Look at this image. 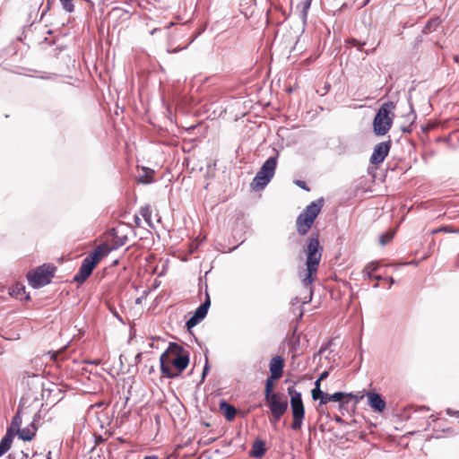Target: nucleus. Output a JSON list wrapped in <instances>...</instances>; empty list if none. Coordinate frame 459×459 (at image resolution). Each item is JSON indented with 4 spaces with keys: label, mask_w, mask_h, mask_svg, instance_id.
Segmentation results:
<instances>
[{
    "label": "nucleus",
    "mask_w": 459,
    "mask_h": 459,
    "mask_svg": "<svg viewBox=\"0 0 459 459\" xmlns=\"http://www.w3.org/2000/svg\"><path fill=\"white\" fill-rule=\"evenodd\" d=\"M160 370L168 378L178 377L189 364V352L177 342H169L160 358Z\"/></svg>",
    "instance_id": "nucleus-1"
},
{
    "label": "nucleus",
    "mask_w": 459,
    "mask_h": 459,
    "mask_svg": "<svg viewBox=\"0 0 459 459\" xmlns=\"http://www.w3.org/2000/svg\"><path fill=\"white\" fill-rule=\"evenodd\" d=\"M305 253L307 255L305 263L307 273L302 279V283L304 285V288L308 292V299L304 300L303 303H308L312 299V284L316 280V273L323 254V247L320 245L318 233L311 234L309 236V238L307 240Z\"/></svg>",
    "instance_id": "nucleus-2"
},
{
    "label": "nucleus",
    "mask_w": 459,
    "mask_h": 459,
    "mask_svg": "<svg viewBox=\"0 0 459 459\" xmlns=\"http://www.w3.org/2000/svg\"><path fill=\"white\" fill-rule=\"evenodd\" d=\"M323 205L324 198H318L317 200L310 203L297 217V231L300 236H305L312 228L313 223L320 213Z\"/></svg>",
    "instance_id": "nucleus-3"
},
{
    "label": "nucleus",
    "mask_w": 459,
    "mask_h": 459,
    "mask_svg": "<svg viewBox=\"0 0 459 459\" xmlns=\"http://www.w3.org/2000/svg\"><path fill=\"white\" fill-rule=\"evenodd\" d=\"M394 104L392 101L385 102L380 106L373 119V132L377 136L385 135L391 129L394 115L392 109Z\"/></svg>",
    "instance_id": "nucleus-4"
},
{
    "label": "nucleus",
    "mask_w": 459,
    "mask_h": 459,
    "mask_svg": "<svg viewBox=\"0 0 459 459\" xmlns=\"http://www.w3.org/2000/svg\"><path fill=\"white\" fill-rule=\"evenodd\" d=\"M279 153L269 157L261 166L250 186L255 191L264 189L272 180L275 174L278 164Z\"/></svg>",
    "instance_id": "nucleus-5"
},
{
    "label": "nucleus",
    "mask_w": 459,
    "mask_h": 459,
    "mask_svg": "<svg viewBox=\"0 0 459 459\" xmlns=\"http://www.w3.org/2000/svg\"><path fill=\"white\" fill-rule=\"evenodd\" d=\"M287 390L290 398V404L292 413L291 429L293 430H299L301 429L303 420L305 418V407L302 401V395L300 392L294 388V386H289Z\"/></svg>",
    "instance_id": "nucleus-6"
},
{
    "label": "nucleus",
    "mask_w": 459,
    "mask_h": 459,
    "mask_svg": "<svg viewBox=\"0 0 459 459\" xmlns=\"http://www.w3.org/2000/svg\"><path fill=\"white\" fill-rule=\"evenodd\" d=\"M56 267L50 264L38 266L31 273H29L27 279L29 284L34 289H39L51 282L54 277Z\"/></svg>",
    "instance_id": "nucleus-7"
},
{
    "label": "nucleus",
    "mask_w": 459,
    "mask_h": 459,
    "mask_svg": "<svg viewBox=\"0 0 459 459\" xmlns=\"http://www.w3.org/2000/svg\"><path fill=\"white\" fill-rule=\"evenodd\" d=\"M264 401L274 421L280 420L289 407L287 397L281 393L273 395V397L265 398Z\"/></svg>",
    "instance_id": "nucleus-8"
},
{
    "label": "nucleus",
    "mask_w": 459,
    "mask_h": 459,
    "mask_svg": "<svg viewBox=\"0 0 459 459\" xmlns=\"http://www.w3.org/2000/svg\"><path fill=\"white\" fill-rule=\"evenodd\" d=\"M97 264L98 259L96 258V254L86 255L82 261L78 272L74 276V281L78 283L84 282L91 276Z\"/></svg>",
    "instance_id": "nucleus-9"
},
{
    "label": "nucleus",
    "mask_w": 459,
    "mask_h": 459,
    "mask_svg": "<svg viewBox=\"0 0 459 459\" xmlns=\"http://www.w3.org/2000/svg\"><path fill=\"white\" fill-rule=\"evenodd\" d=\"M210 306L211 299L209 295L206 293L204 301L194 311L192 316H190L186 322V327L190 330L204 320L208 313Z\"/></svg>",
    "instance_id": "nucleus-10"
},
{
    "label": "nucleus",
    "mask_w": 459,
    "mask_h": 459,
    "mask_svg": "<svg viewBox=\"0 0 459 459\" xmlns=\"http://www.w3.org/2000/svg\"><path fill=\"white\" fill-rule=\"evenodd\" d=\"M392 146V141H385L377 143L370 156L369 162L373 165L381 164L388 155Z\"/></svg>",
    "instance_id": "nucleus-11"
},
{
    "label": "nucleus",
    "mask_w": 459,
    "mask_h": 459,
    "mask_svg": "<svg viewBox=\"0 0 459 459\" xmlns=\"http://www.w3.org/2000/svg\"><path fill=\"white\" fill-rule=\"evenodd\" d=\"M43 377L39 374L26 373L22 378V385H25L30 392L39 393L43 388Z\"/></svg>",
    "instance_id": "nucleus-12"
},
{
    "label": "nucleus",
    "mask_w": 459,
    "mask_h": 459,
    "mask_svg": "<svg viewBox=\"0 0 459 459\" xmlns=\"http://www.w3.org/2000/svg\"><path fill=\"white\" fill-rule=\"evenodd\" d=\"M368 404L376 412H382L385 409V401L383 397L374 392L368 393Z\"/></svg>",
    "instance_id": "nucleus-13"
},
{
    "label": "nucleus",
    "mask_w": 459,
    "mask_h": 459,
    "mask_svg": "<svg viewBox=\"0 0 459 459\" xmlns=\"http://www.w3.org/2000/svg\"><path fill=\"white\" fill-rule=\"evenodd\" d=\"M284 359L281 356L272 358L269 364L270 376L273 378H281L283 373Z\"/></svg>",
    "instance_id": "nucleus-14"
},
{
    "label": "nucleus",
    "mask_w": 459,
    "mask_h": 459,
    "mask_svg": "<svg viewBox=\"0 0 459 459\" xmlns=\"http://www.w3.org/2000/svg\"><path fill=\"white\" fill-rule=\"evenodd\" d=\"M25 403V398L22 397L18 405L17 411L15 415L13 417L11 420L10 426L7 428V430H13V433L16 435V433L21 429L22 425V410Z\"/></svg>",
    "instance_id": "nucleus-15"
},
{
    "label": "nucleus",
    "mask_w": 459,
    "mask_h": 459,
    "mask_svg": "<svg viewBox=\"0 0 459 459\" xmlns=\"http://www.w3.org/2000/svg\"><path fill=\"white\" fill-rule=\"evenodd\" d=\"M379 266L380 264L378 262L368 263L362 271L363 279H374L376 281H381L384 279V277L381 275H375V273L378 271Z\"/></svg>",
    "instance_id": "nucleus-16"
},
{
    "label": "nucleus",
    "mask_w": 459,
    "mask_h": 459,
    "mask_svg": "<svg viewBox=\"0 0 459 459\" xmlns=\"http://www.w3.org/2000/svg\"><path fill=\"white\" fill-rule=\"evenodd\" d=\"M220 411L223 414L225 419L229 421L234 420L237 414V409L226 400H221L219 403Z\"/></svg>",
    "instance_id": "nucleus-17"
},
{
    "label": "nucleus",
    "mask_w": 459,
    "mask_h": 459,
    "mask_svg": "<svg viewBox=\"0 0 459 459\" xmlns=\"http://www.w3.org/2000/svg\"><path fill=\"white\" fill-rule=\"evenodd\" d=\"M266 452L265 442L262 439H256L249 451V455L254 458H261Z\"/></svg>",
    "instance_id": "nucleus-18"
},
{
    "label": "nucleus",
    "mask_w": 459,
    "mask_h": 459,
    "mask_svg": "<svg viewBox=\"0 0 459 459\" xmlns=\"http://www.w3.org/2000/svg\"><path fill=\"white\" fill-rule=\"evenodd\" d=\"M15 434L13 433V430H6L5 435L2 437L0 441V455H4L11 448L13 440L14 438Z\"/></svg>",
    "instance_id": "nucleus-19"
},
{
    "label": "nucleus",
    "mask_w": 459,
    "mask_h": 459,
    "mask_svg": "<svg viewBox=\"0 0 459 459\" xmlns=\"http://www.w3.org/2000/svg\"><path fill=\"white\" fill-rule=\"evenodd\" d=\"M38 428L30 429L29 427L21 429L16 435L23 441H30L34 438Z\"/></svg>",
    "instance_id": "nucleus-20"
},
{
    "label": "nucleus",
    "mask_w": 459,
    "mask_h": 459,
    "mask_svg": "<svg viewBox=\"0 0 459 459\" xmlns=\"http://www.w3.org/2000/svg\"><path fill=\"white\" fill-rule=\"evenodd\" d=\"M111 251L112 248L109 247L108 244H101L99 245L96 248H94V250L91 252L89 255L96 254V258L98 259L99 263L102 257L107 256Z\"/></svg>",
    "instance_id": "nucleus-21"
},
{
    "label": "nucleus",
    "mask_w": 459,
    "mask_h": 459,
    "mask_svg": "<svg viewBox=\"0 0 459 459\" xmlns=\"http://www.w3.org/2000/svg\"><path fill=\"white\" fill-rule=\"evenodd\" d=\"M280 378H273V376H269L265 379V384H264V399L265 398H269V397H273V395L278 394V393H275L273 391V387H274L273 383H274V381H277Z\"/></svg>",
    "instance_id": "nucleus-22"
},
{
    "label": "nucleus",
    "mask_w": 459,
    "mask_h": 459,
    "mask_svg": "<svg viewBox=\"0 0 459 459\" xmlns=\"http://www.w3.org/2000/svg\"><path fill=\"white\" fill-rule=\"evenodd\" d=\"M140 214L144 219V221L148 224V226L151 228H153V224L152 221V211L150 209V206L145 205V206L141 207Z\"/></svg>",
    "instance_id": "nucleus-23"
},
{
    "label": "nucleus",
    "mask_w": 459,
    "mask_h": 459,
    "mask_svg": "<svg viewBox=\"0 0 459 459\" xmlns=\"http://www.w3.org/2000/svg\"><path fill=\"white\" fill-rule=\"evenodd\" d=\"M143 169L144 170V175L139 177L138 182L144 185L152 183V177L154 171L148 168H143Z\"/></svg>",
    "instance_id": "nucleus-24"
},
{
    "label": "nucleus",
    "mask_w": 459,
    "mask_h": 459,
    "mask_svg": "<svg viewBox=\"0 0 459 459\" xmlns=\"http://www.w3.org/2000/svg\"><path fill=\"white\" fill-rule=\"evenodd\" d=\"M345 396L351 399V398H354L355 394L352 393L335 392V393L330 394L329 398H330L331 402H338L340 403L341 400L343 399Z\"/></svg>",
    "instance_id": "nucleus-25"
},
{
    "label": "nucleus",
    "mask_w": 459,
    "mask_h": 459,
    "mask_svg": "<svg viewBox=\"0 0 459 459\" xmlns=\"http://www.w3.org/2000/svg\"><path fill=\"white\" fill-rule=\"evenodd\" d=\"M127 240V236H118L117 234L113 235V245L111 247L112 250H116L120 247L124 246Z\"/></svg>",
    "instance_id": "nucleus-26"
},
{
    "label": "nucleus",
    "mask_w": 459,
    "mask_h": 459,
    "mask_svg": "<svg viewBox=\"0 0 459 459\" xmlns=\"http://www.w3.org/2000/svg\"><path fill=\"white\" fill-rule=\"evenodd\" d=\"M439 23L438 18L429 20L422 29V34H428L436 30Z\"/></svg>",
    "instance_id": "nucleus-27"
},
{
    "label": "nucleus",
    "mask_w": 459,
    "mask_h": 459,
    "mask_svg": "<svg viewBox=\"0 0 459 459\" xmlns=\"http://www.w3.org/2000/svg\"><path fill=\"white\" fill-rule=\"evenodd\" d=\"M51 386L52 387H46L45 385L43 384V388H40L39 390V392L41 393L42 399L46 398L47 400H48L51 394L55 391L61 393V389H59L58 387L55 386L54 385H51Z\"/></svg>",
    "instance_id": "nucleus-28"
},
{
    "label": "nucleus",
    "mask_w": 459,
    "mask_h": 459,
    "mask_svg": "<svg viewBox=\"0 0 459 459\" xmlns=\"http://www.w3.org/2000/svg\"><path fill=\"white\" fill-rule=\"evenodd\" d=\"M311 1L312 0H305V1H303L300 4V5L297 6V8L301 7L300 16H301V18H302L304 22H306L307 12H308V10L310 8V5H311Z\"/></svg>",
    "instance_id": "nucleus-29"
},
{
    "label": "nucleus",
    "mask_w": 459,
    "mask_h": 459,
    "mask_svg": "<svg viewBox=\"0 0 459 459\" xmlns=\"http://www.w3.org/2000/svg\"><path fill=\"white\" fill-rule=\"evenodd\" d=\"M324 392L320 389V384L318 383V381H316L315 387L311 391L312 399L314 401H317L321 398Z\"/></svg>",
    "instance_id": "nucleus-30"
},
{
    "label": "nucleus",
    "mask_w": 459,
    "mask_h": 459,
    "mask_svg": "<svg viewBox=\"0 0 459 459\" xmlns=\"http://www.w3.org/2000/svg\"><path fill=\"white\" fill-rule=\"evenodd\" d=\"M362 398H363L362 395L359 396L357 394H355L354 398H351V399L345 396L343 399L341 400L340 403H342L345 406H349V404L351 403H352V407H355L358 404V403L359 402V400Z\"/></svg>",
    "instance_id": "nucleus-31"
},
{
    "label": "nucleus",
    "mask_w": 459,
    "mask_h": 459,
    "mask_svg": "<svg viewBox=\"0 0 459 459\" xmlns=\"http://www.w3.org/2000/svg\"><path fill=\"white\" fill-rule=\"evenodd\" d=\"M63 9L67 13H73L74 11V5L73 0H60Z\"/></svg>",
    "instance_id": "nucleus-32"
},
{
    "label": "nucleus",
    "mask_w": 459,
    "mask_h": 459,
    "mask_svg": "<svg viewBox=\"0 0 459 459\" xmlns=\"http://www.w3.org/2000/svg\"><path fill=\"white\" fill-rule=\"evenodd\" d=\"M393 234L391 233H385V234H382L379 238V242L381 245L385 246V244H387L392 238H393Z\"/></svg>",
    "instance_id": "nucleus-33"
},
{
    "label": "nucleus",
    "mask_w": 459,
    "mask_h": 459,
    "mask_svg": "<svg viewBox=\"0 0 459 459\" xmlns=\"http://www.w3.org/2000/svg\"><path fill=\"white\" fill-rule=\"evenodd\" d=\"M417 118V115L415 113V111L412 109V108L411 107V111L406 115V119L407 121L410 122L411 125H412L415 120Z\"/></svg>",
    "instance_id": "nucleus-34"
},
{
    "label": "nucleus",
    "mask_w": 459,
    "mask_h": 459,
    "mask_svg": "<svg viewBox=\"0 0 459 459\" xmlns=\"http://www.w3.org/2000/svg\"><path fill=\"white\" fill-rule=\"evenodd\" d=\"M210 370V365L207 357L205 358L204 366L202 372L201 382H203Z\"/></svg>",
    "instance_id": "nucleus-35"
},
{
    "label": "nucleus",
    "mask_w": 459,
    "mask_h": 459,
    "mask_svg": "<svg viewBox=\"0 0 459 459\" xmlns=\"http://www.w3.org/2000/svg\"><path fill=\"white\" fill-rule=\"evenodd\" d=\"M294 184L305 191H310V188L304 180L297 179L294 181Z\"/></svg>",
    "instance_id": "nucleus-36"
},
{
    "label": "nucleus",
    "mask_w": 459,
    "mask_h": 459,
    "mask_svg": "<svg viewBox=\"0 0 459 459\" xmlns=\"http://www.w3.org/2000/svg\"><path fill=\"white\" fill-rule=\"evenodd\" d=\"M329 397H330V394H327V393L324 392L323 395L319 399V405H325L327 403L331 402Z\"/></svg>",
    "instance_id": "nucleus-37"
},
{
    "label": "nucleus",
    "mask_w": 459,
    "mask_h": 459,
    "mask_svg": "<svg viewBox=\"0 0 459 459\" xmlns=\"http://www.w3.org/2000/svg\"><path fill=\"white\" fill-rule=\"evenodd\" d=\"M331 88V85L329 83H325L322 89V91H317V92L321 95V96H324L325 94H326L328 92V91L330 90Z\"/></svg>",
    "instance_id": "nucleus-38"
},
{
    "label": "nucleus",
    "mask_w": 459,
    "mask_h": 459,
    "mask_svg": "<svg viewBox=\"0 0 459 459\" xmlns=\"http://www.w3.org/2000/svg\"><path fill=\"white\" fill-rule=\"evenodd\" d=\"M54 2H55V0H47V4H46L45 9L42 12V15L46 14L51 9L52 4Z\"/></svg>",
    "instance_id": "nucleus-39"
},
{
    "label": "nucleus",
    "mask_w": 459,
    "mask_h": 459,
    "mask_svg": "<svg viewBox=\"0 0 459 459\" xmlns=\"http://www.w3.org/2000/svg\"><path fill=\"white\" fill-rule=\"evenodd\" d=\"M328 376H329V371L325 370V371H323V372L320 374L319 377H318L316 381H318V383L320 384V382H321L322 380L325 379Z\"/></svg>",
    "instance_id": "nucleus-40"
},
{
    "label": "nucleus",
    "mask_w": 459,
    "mask_h": 459,
    "mask_svg": "<svg viewBox=\"0 0 459 459\" xmlns=\"http://www.w3.org/2000/svg\"><path fill=\"white\" fill-rule=\"evenodd\" d=\"M401 130L405 134H410L412 131V125L409 124L408 126H403Z\"/></svg>",
    "instance_id": "nucleus-41"
},
{
    "label": "nucleus",
    "mask_w": 459,
    "mask_h": 459,
    "mask_svg": "<svg viewBox=\"0 0 459 459\" xmlns=\"http://www.w3.org/2000/svg\"><path fill=\"white\" fill-rule=\"evenodd\" d=\"M56 76V74H44V75H40L39 78L43 79V80H51V79H53Z\"/></svg>",
    "instance_id": "nucleus-42"
},
{
    "label": "nucleus",
    "mask_w": 459,
    "mask_h": 459,
    "mask_svg": "<svg viewBox=\"0 0 459 459\" xmlns=\"http://www.w3.org/2000/svg\"><path fill=\"white\" fill-rule=\"evenodd\" d=\"M383 280L389 282V288H391V286L395 282L394 279L392 276L385 277Z\"/></svg>",
    "instance_id": "nucleus-43"
},
{
    "label": "nucleus",
    "mask_w": 459,
    "mask_h": 459,
    "mask_svg": "<svg viewBox=\"0 0 459 459\" xmlns=\"http://www.w3.org/2000/svg\"><path fill=\"white\" fill-rule=\"evenodd\" d=\"M439 231L449 232V233L453 232V230H450L448 227H442L437 230H434L433 232L435 233V232H439Z\"/></svg>",
    "instance_id": "nucleus-44"
},
{
    "label": "nucleus",
    "mask_w": 459,
    "mask_h": 459,
    "mask_svg": "<svg viewBox=\"0 0 459 459\" xmlns=\"http://www.w3.org/2000/svg\"><path fill=\"white\" fill-rule=\"evenodd\" d=\"M134 223L137 227H140L141 226V219L138 215H134Z\"/></svg>",
    "instance_id": "nucleus-45"
},
{
    "label": "nucleus",
    "mask_w": 459,
    "mask_h": 459,
    "mask_svg": "<svg viewBox=\"0 0 459 459\" xmlns=\"http://www.w3.org/2000/svg\"><path fill=\"white\" fill-rule=\"evenodd\" d=\"M333 420H334L335 422H337V423H340V424H342V423H343V422H344V420H342L339 415H335V416L333 417Z\"/></svg>",
    "instance_id": "nucleus-46"
},
{
    "label": "nucleus",
    "mask_w": 459,
    "mask_h": 459,
    "mask_svg": "<svg viewBox=\"0 0 459 459\" xmlns=\"http://www.w3.org/2000/svg\"><path fill=\"white\" fill-rule=\"evenodd\" d=\"M455 411L452 410L451 408H447L446 410V414L449 415V416H455Z\"/></svg>",
    "instance_id": "nucleus-47"
},
{
    "label": "nucleus",
    "mask_w": 459,
    "mask_h": 459,
    "mask_svg": "<svg viewBox=\"0 0 459 459\" xmlns=\"http://www.w3.org/2000/svg\"><path fill=\"white\" fill-rule=\"evenodd\" d=\"M339 409L341 411H348L349 410V406H345L342 403H339Z\"/></svg>",
    "instance_id": "nucleus-48"
},
{
    "label": "nucleus",
    "mask_w": 459,
    "mask_h": 459,
    "mask_svg": "<svg viewBox=\"0 0 459 459\" xmlns=\"http://www.w3.org/2000/svg\"><path fill=\"white\" fill-rule=\"evenodd\" d=\"M29 428L30 429L38 428L37 425H36V417H33V420L30 424Z\"/></svg>",
    "instance_id": "nucleus-49"
},
{
    "label": "nucleus",
    "mask_w": 459,
    "mask_h": 459,
    "mask_svg": "<svg viewBox=\"0 0 459 459\" xmlns=\"http://www.w3.org/2000/svg\"><path fill=\"white\" fill-rule=\"evenodd\" d=\"M29 454L22 451V458L21 459H28Z\"/></svg>",
    "instance_id": "nucleus-50"
},
{
    "label": "nucleus",
    "mask_w": 459,
    "mask_h": 459,
    "mask_svg": "<svg viewBox=\"0 0 459 459\" xmlns=\"http://www.w3.org/2000/svg\"><path fill=\"white\" fill-rule=\"evenodd\" d=\"M160 29H159V28H155V29H153V30H151L150 34H151V35H154L156 32H158V31H160Z\"/></svg>",
    "instance_id": "nucleus-51"
},
{
    "label": "nucleus",
    "mask_w": 459,
    "mask_h": 459,
    "mask_svg": "<svg viewBox=\"0 0 459 459\" xmlns=\"http://www.w3.org/2000/svg\"><path fill=\"white\" fill-rule=\"evenodd\" d=\"M453 60L459 65V56H454Z\"/></svg>",
    "instance_id": "nucleus-52"
},
{
    "label": "nucleus",
    "mask_w": 459,
    "mask_h": 459,
    "mask_svg": "<svg viewBox=\"0 0 459 459\" xmlns=\"http://www.w3.org/2000/svg\"><path fill=\"white\" fill-rule=\"evenodd\" d=\"M143 459H158V458L155 455H150V456L144 457Z\"/></svg>",
    "instance_id": "nucleus-53"
},
{
    "label": "nucleus",
    "mask_w": 459,
    "mask_h": 459,
    "mask_svg": "<svg viewBox=\"0 0 459 459\" xmlns=\"http://www.w3.org/2000/svg\"><path fill=\"white\" fill-rule=\"evenodd\" d=\"M173 25H174V22H171L168 23V25L166 26V29H169V28H171Z\"/></svg>",
    "instance_id": "nucleus-54"
},
{
    "label": "nucleus",
    "mask_w": 459,
    "mask_h": 459,
    "mask_svg": "<svg viewBox=\"0 0 459 459\" xmlns=\"http://www.w3.org/2000/svg\"><path fill=\"white\" fill-rule=\"evenodd\" d=\"M141 359V353H138L136 356H135V360L138 361L140 360Z\"/></svg>",
    "instance_id": "nucleus-55"
},
{
    "label": "nucleus",
    "mask_w": 459,
    "mask_h": 459,
    "mask_svg": "<svg viewBox=\"0 0 459 459\" xmlns=\"http://www.w3.org/2000/svg\"><path fill=\"white\" fill-rule=\"evenodd\" d=\"M34 417H36V422H37V421L39 420V419L40 415H39V413L38 412V413H36V414L34 415Z\"/></svg>",
    "instance_id": "nucleus-56"
},
{
    "label": "nucleus",
    "mask_w": 459,
    "mask_h": 459,
    "mask_svg": "<svg viewBox=\"0 0 459 459\" xmlns=\"http://www.w3.org/2000/svg\"><path fill=\"white\" fill-rule=\"evenodd\" d=\"M378 287H379V284H378L377 282V283H374V285H373V288H374V289H377Z\"/></svg>",
    "instance_id": "nucleus-57"
},
{
    "label": "nucleus",
    "mask_w": 459,
    "mask_h": 459,
    "mask_svg": "<svg viewBox=\"0 0 459 459\" xmlns=\"http://www.w3.org/2000/svg\"><path fill=\"white\" fill-rule=\"evenodd\" d=\"M455 416H456L457 418H459V411H455Z\"/></svg>",
    "instance_id": "nucleus-58"
},
{
    "label": "nucleus",
    "mask_w": 459,
    "mask_h": 459,
    "mask_svg": "<svg viewBox=\"0 0 459 459\" xmlns=\"http://www.w3.org/2000/svg\"><path fill=\"white\" fill-rule=\"evenodd\" d=\"M417 41H418V42H420V41H421V38H420V37H419V38L417 39Z\"/></svg>",
    "instance_id": "nucleus-59"
},
{
    "label": "nucleus",
    "mask_w": 459,
    "mask_h": 459,
    "mask_svg": "<svg viewBox=\"0 0 459 459\" xmlns=\"http://www.w3.org/2000/svg\"><path fill=\"white\" fill-rule=\"evenodd\" d=\"M236 248H237V247H233L230 249V251H233V250H235Z\"/></svg>",
    "instance_id": "nucleus-60"
},
{
    "label": "nucleus",
    "mask_w": 459,
    "mask_h": 459,
    "mask_svg": "<svg viewBox=\"0 0 459 459\" xmlns=\"http://www.w3.org/2000/svg\"><path fill=\"white\" fill-rule=\"evenodd\" d=\"M50 455H51V452H48V458H49Z\"/></svg>",
    "instance_id": "nucleus-61"
},
{
    "label": "nucleus",
    "mask_w": 459,
    "mask_h": 459,
    "mask_svg": "<svg viewBox=\"0 0 459 459\" xmlns=\"http://www.w3.org/2000/svg\"><path fill=\"white\" fill-rule=\"evenodd\" d=\"M369 0H366L365 4L368 3Z\"/></svg>",
    "instance_id": "nucleus-62"
},
{
    "label": "nucleus",
    "mask_w": 459,
    "mask_h": 459,
    "mask_svg": "<svg viewBox=\"0 0 459 459\" xmlns=\"http://www.w3.org/2000/svg\"><path fill=\"white\" fill-rule=\"evenodd\" d=\"M1 456H2V455H0V457H1Z\"/></svg>",
    "instance_id": "nucleus-63"
}]
</instances>
